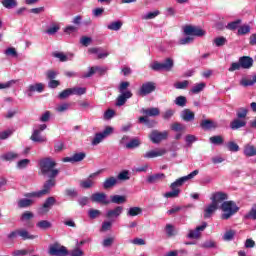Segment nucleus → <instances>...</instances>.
Returning <instances> with one entry per match:
<instances>
[{
    "label": "nucleus",
    "mask_w": 256,
    "mask_h": 256,
    "mask_svg": "<svg viewBox=\"0 0 256 256\" xmlns=\"http://www.w3.org/2000/svg\"><path fill=\"white\" fill-rule=\"evenodd\" d=\"M210 200L212 203L204 208V219H209L217 209H221V211L225 212V193L214 192Z\"/></svg>",
    "instance_id": "obj_1"
},
{
    "label": "nucleus",
    "mask_w": 256,
    "mask_h": 256,
    "mask_svg": "<svg viewBox=\"0 0 256 256\" xmlns=\"http://www.w3.org/2000/svg\"><path fill=\"white\" fill-rule=\"evenodd\" d=\"M55 167H57V162L51 157L39 160L40 175L48 177V179H55L59 175V169Z\"/></svg>",
    "instance_id": "obj_2"
},
{
    "label": "nucleus",
    "mask_w": 256,
    "mask_h": 256,
    "mask_svg": "<svg viewBox=\"0 0 256 256\" xmlns=\"http://www.w3.org/2000/svg\"><path fill=\"white\" fill-rule=\"evenodd\" d=\"M197 175H199V170H194L187 176L177 179L170 185V189L172 191L166 192L164 194V197L166 199H175V198L179 197V194L181 193V189H179V187H183V185L185 183H187V181H189V179H193L194 177H197Z\"/></svg>",
    "instance_id": "obj_3"
},
{
    "label": "nucleus",
    "mask_w": 256,
    "mask_h": 256,
    "mask_svg": "<svg viewBox=\"0 0 256 256\" xmlns=\"http://www.w3.org/2000/svg\"><path fill=\"white\" fill-rule=\"evenodd\" d=\"M131 84L129 82H121L119 87H118V91L120 93V95H118L117 99H116V107H123V105H125L127 103L128 99H131V97H133V92H131L130 90H127V88L130 86Z\"/></svg>",
    "instance_id": "obj_4"
},
{
    "label": "nucleus",
    "mask_w": 256,
    "mask_h": 256,
    "mask_svg": "<svg viewBox=\"0 0 256 256\" xmlns=\"http://www.w3.org/2000/svg\"><path fill=\"white\" fill-rule=\"evenodd\" d=\"M56 180L55 178H49V180H47L44 185H43V189L39 190L37 192H31V193H27L24 195V197H27L28 199H41V197H45V195H49V193H51V188L55 187L56 185Z\"/></svg>",
    "instance_id": "obj_5"
},
{
    "label": "nucleus",
    "mask_w": 256,
    "mask_h": 256,
    "mask_svg": "<svg viewBox=\"0 0 256 256\" xmlns=\"http://www.w3.org/2000/svg\"><path fill=\"white\" fill-rule=\"evenodd\" d=\"M8 241H15L17 237H21L23 241L37 239V235L30 234L25 228L16 229L7 234Z\"/></svg>",
    "instance_id": "obj_6"
},
{
    "label": "nucleus",
    "mask_w": 256,
    "mask_h": 256,
    "mask_svg": "<svg viewBox=\"0 0 256 256\" xmlns=\"http://www.w3.org/2000/svg\"><path fill=\"white\" fill-rule=\"evenodd\" d=\"M114 131V128L111 126H106V128L99 133H96L94 138L92 139V145H99V143H103V141L105 139H107V137H109V135H112Z\"/></svg>",
    "instance_id": "obj_7"
},
{
    "label": "nucleus",
    "mask_w": 256,
    "mask_h": 256,
    "mask_svg": "<svg viewBox=\"0 0 256 256\" xmlns=\"http://www.w3.org/2000/svg\"><path fill=\"white\" fill-rule=\"evenodd\" d=\"M239 206L235 201L226 200L225 201V219H231L234 215L239 213Z\"/></svg>",
    "instance_id": "obj_8"
},
{
    "label": "nucleus",
    "mask_w": 256,
    "mask_h": 256,
    "mask_svg": "<svg viewBox=\"0 0 256 256\" xmlns=\"http://www.w3.org/2000/svg\"><path fill=\"white\" fill-rule=\"evenodd\" d=\"M48 253L52 256H66L69 252L65 246H61L59 243H55L50 245Z\"/></svg>",
    "instance_id": "obj_9"
},
{
    "label": "nucleus",
    "mask_w": 256,
    "mask_h": 256,
    "mask_svg": "<svg viewBox=\"0 0 256 256\" xmlns=\"http://www.w3.org/2000/svg\"><path fill=\"white\" fill-rule=\"evenodd\" d=\"M155 89H157L155 82H145L139 88L138 95L146 97V95H151Z\"/></svg>",
    "instance_id": "obj_10"
},
{
    "label": "nucleus",
    "mask_w": 256,
    "mask_h": 256,
    "mask_svg": "<svg viewBox=\"0 0 256 256\" xmlns=\"http://www.w3.org/2000/svg\"><path fill=\"white\" fill-rule=\"evenodd\" d=\"M167 137H169V133L167 131L159 132V130H153L149 135L152 143H161V141H165Z\"/></svg>",
    "instance_id": "obj_11"
},
{
    "label": "nucleus",
    "mask_w": 256,
    "mask_h": 256,
    "mask_svg": "<svg viewBox=\"0 0 256 256\" xmlns=\"http://www.w3.org/2000/svg\"><path fill=\"white\" fill-rule=\"evenodd\" d=\"M55 203H57V200L55 199V197H48L45 200L42 207L38 209L39 215H45V213H49V211H51V208L53 207V205H55Z\"/></svg>",
    "instance_id": "obj_12"
},
{
    "label": "nucleus",
    "mask_w": 256,
    "mask_h": 256,
    "mask_svg": "<svg viewBox=\"0 0 256 256\" xmlns=\"http://www.w3.org/2000/svg\"><path fill=\"white\" fill-rule=\"evenodd\" d=\"M167 149L165 148H156L154 150H149L143 154L144 159H155L156 157H163L166 155Z\"/></svg>",
    "instance_id": "obj_13"
},
{
    "label": "nucleus",
    "mask_w": 256,
    "mask_h": 256,
    "mask_svg": "<svg viewBox=\"0 0 256 256\" xmlns=\"http://www.w3.org/2000/svg\"><path fill=\"white\" fill-rule=\"evenodd\" d=\"M45 90V84L43 83H36V84H30L25 93L27 95V97H33V93H43V91Z\"/></svg>",
    "instance_id": "obj_14"
},
{
    "label": "nucleus",
    "mask_w": 256,
    "mask_h": 256,
    "mask_svg": "<svg viewBox=\"0 0 256 256\" xmlns=\"http://www.w3.org/2000/svg\"><path fill=\"white\" fill-rule=\"evenodd\" d=\"M95 73H98V75H105L107 73L106 67L101 66H93L89 68V71L83 74V79H89V77H93Z\"/></svg>",
    "instance_id": "obj_15"
},
{
    "label": "nucleus",
    "mask_w": 256,
    "mask_h": 256,
    "mask_svg": "<svg viewBox=\"0 0 256 256\" xmlns=\"http://www.w3.org/2000/svg\"><path fill=\"white\" fill-rule=\"evenodd\" d=\"M184 33L189 36L203 37L205 35V30L195 26H185Z\"/></svg>",
    "instance_id": "obj_16"
},
{
    "label": "nucleus",
    "mask_w": 256,
    "mask_h": 256,
    "mask_svg": "<svg viewBox=\"0 0 256 256\" xmlns=\"http://www.w3.org/2000/svg\"><path fill=\"white\" fill-rule=\"evenodd\" d=\"M207 229V222H203L202 225L197 226L194 230H189L187 235L188 239H199L201 237V233Z\"/></svg>",
    "instance_id": "obj_17"
},
{
    "label": "nucleus",
    "mask_w": 256,
    "mask_h": 256,
    "mask_svg": "<svg viewBox=\"0 0 256 256\" xmlns=\"http://www.w3.org/2000/svg\"><path fill=\"white\" fill-rule=\"evenodd\" d=\"M91 201H93V203H101L102 205H109V203H111V200L107 199V194L103 192L92 194Z\"/></svg>",
    "instance_id": "obj_18"
},
{
    "label": "nucleus",
    "mask_w": 256,
    "mask_h": 256,
    "mask_svg": "<svg viewBox=\"0 0 256 256\" xmlns=\"http://www.w3.org/2000/svg\"><path fill=\"white\" fill-rule=\"evenodd\" d=\"M123 215V206H116L106 212L107 219H119Z\"/></svg>",
    "instance_id": "obj_19"
},
{
    "label": "nucleus",
    "mask_w": 256,
    "mask_h": 256,
    "mask_svg": "<svg viewBox=\"0 0 256 256\" xmlns=\"http://www.w3.org/2000/svg\"><path fill=\"white\" fill-rule=\"evenodd\" d=\"M97 175H99V172L91 174L86 180H82L80 182V187H82V189H91V187L95 185V181H93V178L97 177Z\"/></svg>",
    "instance_id": "obj_20"
},
{
    "label": "nucleus",
    "mask_w": 256,
    "mask_h": 256,
    "mask_svg": "<svg viewBox=\"0 0 256 256\" xmlns=\"http://www.w3.org/2000/svg\"><path fill=\"white\" fill-rule=\"evenodd\" d=\"M243 155L245 157H256V147L255 145L248 143L244 145Z\"/></svg>",
    "instance_id": "obj_21"
},
{
    "label": "nucleus",
    "mask_w": 256,
    "mask_h": 256,
    "mask_svg": "<svg viewBox=\"0 0 256 256\" xmlns=\"http://www.w3.org/2000/svg\"><path fill=\"white\" fill-rule=\"evenodd\" d=\"M141 113L146 115V117H158L161 114V110L159 108H142Z\"/></svg>",
    "instance_id": "obj_22"
},
{
    "label": "nucleus",
    "mask_w": 256,
    "mask_h": 256,
    "mask_svg": "<svg viewBox=\"0 0 256 256\" xmlns=\"http://www.w3.org/2000/svg\"><path fill=\"white\" fill-rule=\"evenodd\" d=\"M30 139L34 143H47V137L42 136L39 130H34Z\"/></svg>",
    "instance_id": "obj_23"
},
{
    "label": "nucleus",
    "mask_w": 256,
    "mask_h": 256,
    "mask_svg": "<svg viewBox=\"0 0 256 256\" xmlns=\"http://www.w3.org/2000/svg\"><path fill=\"white\" fill-rule=\"evenodd\" d=\"M239 63L242 69H251L253 67V58L249 56L240 57Z\"/></svg>",
    "instance_id": "obj_24"
},
{
    "label": "nucleus",
    "mask_w": 256,
    "mask_h": 256,
    "mask_svg": "<svg viewBox=\"0 0 256 256\" xmlns=\"http://www.w3.org/2000/svg\"><path fill=\"white\" fill-rule=\"evenodd\" d=\"M246 125H247V121L245 119L237 118V119H234L230 123V128L233 131H237V129H241L242 127H245Z\"/></svg>",
    "instance_id": "obj_25"
},
{
    "label": "nucleus",
    "mask_w": 256,
    "mask_h": 256,
    "mask_svg": "<svg viewBox=\"0 0 256 256\" xmlns=\"http://www.w3.org/2000/svg\"><path fill=\"white\" fill-rule=\"evenodd\" d=\"M1 161H15V159H19V153L14 151H9L0 156Z\"/></svg>",
    "instance_id": "obj_26"
},
{
    "label": "nucleus",
    "mask_w": 256,
    "mask_h": 256,
    "mask_svg": "<svg viewBox=\"0 0 256 256\" xmlns=\"http://www.w3.org/2000/svg\"><path fill=\"white\" fill-rule=\"evenodd\" d=\"M255 83H256V75L243 77L240 80V85H242V87H251L255 85Z\"/></svg>",
    "instance_id": "obj_27"
},
{
    "label": "nucleus",
    "mask_w": 256,
    "mask_h": 256,
    "mask_svg": "<svg viewBox=\"0 0 256 256\" xmlns=\"http://www.w3.org/2000/svg\"><path fill=\"white\" fill-rule=\"evenodd\" d=\"M143 214V208L141 207H130L126 210V215L127 217H137L138 215H142Z\"/></svg>",
    "instance_id": "obj_28"
},
{
    "label": "nucleus",
    "mask_w": 256,
    "mask_h": 256,
    "mask_svg": "<svg viewBox=\"0 0 256 256\" xmlns=\"http://www.w3.org/2000/svg\"><path fill=\"white\" fill-rule=\"evenodd\" d=\"M181 119H183V121L189 122V121H194L195 120V113L189 109H184L181 112L180 115Z\"/></svg>",
    "instance_id": "obj_29"
},
{
    "label": "nucleus",
    "mask_w": 256,
    "mask_h": 256,
    "mask_svg": "<svg viewBox=\"0 0 256 256\" xmlns=\"http://www.w3.org/2000/svg\"><path fill=\"white\" fill-rule=\"evenodd\" d=\"M33 203H34L33 199L22 198L18 200L17 205L19 209H27L28 207H31Z\"/></svg>",
    "instance_id": "obj_30"
},
{
    "label": "nucleus",
    "mask_w": 256,
    "mask_h": 256,
    "mask_svg": "<svg viewBox=\"0 0 256 256\" xmlns=\"http://www.w3.org/2000/svg\"><path fill=\"white\" fill-rule=\"evenodd\" d=\"M200 127H202L204 131H211V129H215V127H217V124L213 122V120H202Z\"/></svg>",
    "instance_id": "obj_31"
},
{
    "label": "nucleus",
    "mask_w": 256,
    "mask_h": 256,
    "mask_svg": "<svg viewBox=\"0 0 256 256\" xmlns=\"http://www.w3.org/2000/svg\"><path fill=\"white\" fill-rule=\"evenodd\" d=\"M36 227L42 231H47V229H51V227H53V224H51L49 220H41L36 223Z\"/></svg>",
    "instance_id": "obj_32"
},
{
    "label": "nucleus",
    "mask_w": 256,
    "mask_h": 256,
    "mask_svg": "<svg viewBox=\"0 0 256 256\" xmlns=\"http://www.w3.org/2000/svg\"><path fill=\"white\" fill-rule=\"evenodd\" d=\"M165 179V174L163 173H158V174H153V175H150L148 178H147V182L148 183H158V181H161Z\"/></svg>",
    "instance_id": "obj_33"
},
{
    "label": "nucleus",
    "mask_w": 256,
    "mask_h": 256,
    "mask_svg": "<svg viewBox=\"0 0 256 256\" xmlns=\"http://www.w3.org/2000/svg\"><path fill=\"white\" fill-rule=\"evenodd\" d=\"M117 185V178L109 177L103 182V189H111V187H115Z\"/></svg>",
    "instance_id": "obj_34"
},
{
    "label": "nucleus",
    "mask_w": 256,
    "mask_h": 256,
    "mask_svg": "<svg viewBox=\"0 0 256 256\" xmlns=\"http://www.w3.org/2000/svg\"><path fill=\"white\" fill-rule=\"evenodd\" d=\"M175 65V62L173 61L172 58H167L164 62H162V67L164 71H172L173 67Z\"/></svg>",
    "instance_id": "obj_35"
},
{
    "label": "nucleus",
    "mask_w": 256,
    "mask_h": 256,
    "mask_svg": "<svg viewBox=\"0 0 256 256\" xmlns=\"http://www.w3.org/2000/svg\"><path fill=\"white\" fill-rule=\"evenodd\" d=\"M205 87H207V84H205L204 82L198 83L192 87L191 93H193L194 95H197L201 93V91H203Z\"/></svg>",
    "instance_id": "obj_36"
},
{
    "label": "nucleus",
    "mask_w": 256,
    "mask_h": 256,
    "mask_svg": "<svg viewBox=\"0 0 256 256\" xmlns=\"http://www.w3.org/2000/svg\"><path fill=\"white\" fill-rule=\"evenodd\" d=\"M30 164H31V160L22 159L16 163V168L20 170L27 169V167H29Z\"/></svg>",
    "instance_id": "obj_37"
},
{
    "label": "nucleus",
    "mask_w": 256,
    "mask_h": 256,
    "mask_svg": "<svg viewBox=\"0 0 256 256\" xmlns=\"http://www.w3.org/2000/svg\"><path fill=\"white\" fill-rule=\"evenodd\" d=\"M69 107H71V104L69 103L58 104L55 107V111L56 113H65V111H69Z\"/></svg>",
    "instance_id": "obj_38"
},
{
    "label": "nucleus",
    "mask_w": 256,
    "mask_h": 256,
    "mask_svg": "<svg viewBox=\"0 0 256 256\" xmlns=\"http://www.w3.org/2000/svg\"><path fill=\"white\" fill-rule=\"evenodd\" d=\"M121 27H123V22L115 21V22L110 23L107 26V29H109L110 31H119V29H121Z\"/></svg>",
    "instance_id": "obj_39"
},
{
    "label": "nucleus",
    "mask_w": 256,
    "mask_h": 256,
    "mask_svg": "<svg viewBox=\"0 0 256 256\" xmlns=\"http://www.w3.org/2000/svg\"><path fill=\"white\" fill-rule=\"evenodd\" d=\"M197 141H198L197 136H195L193 134H188L185 136V143L188 147H192L193 143H195Z\"/></svg>",
    "instance_id": "obj_40"
},
{
    "label": "nucleus",
    "mask_w": 256,
    "mask_h": 256,
    "mask_svg": "<svg viewBox=\"0 0 256 256\" xmlns=\"http://www.w3.org/2000/svg\"><path fill=\"white\" fill-rule=\"evenodd\" d=\"M52 57L59 59V61H61V63H65L66 61H69V58L63 52H57V51L53 52Z\"/></svg>",
    "instance_id": "obj_41"
},
{
    "label": "nucleus",
    "mask_w": 256,
    "mask_h": 256,
    "mask_svg": "<svg viewBox=\"0 0 256 256\" xmlns=\"http://www.w3.org/2000/svg\"><path fill=\"white\" fill-rule=\"evenodd\" d=\"M139 145H141V141H139L137 138H134L126 144V149H137Z\"/></svg>",
    "instance_id": "obj_42"
},
{
    "label": "nucleus",
    "mask_w": 256,
    "mask_h": 256,
    "mask_svg": "<svg viewBox=\"0 0 256 256\" xmlns=\"http://www.w3.org/2000/svg\"><path fill=\"white\" fill-rule=\"evenodd\" d=\"M2 5L6 9H14L17 7V0H2Z\"/></svg>",
    "instance_id": "obj_43"
},
{
    "label": "nucleus",
    "mask_w": 256,
    "mask_h": 256,
    "mask_svg": "<svg viewBox=\"0 0 256 256\" xmlns=\"http://www.w3.org/2000/svg\"><path fill=\"white\" fill-rule=\"evenodd\" d=\"M125 201H127V198L125 196H121V195L111 196V202L116 203L117 205H120L121 203H125Z\"/></svg>",
    "instance_id": "obj_44"
},
{
    "label": "nucleus",
    "mask_w": 256,
    "mask_h": 256,
    "mask_svg": "<svg viewBox=\"0 0 256 256\" xmlns=\"http://www.w3.org/2000/svg\"><path fill=\"white\" fill-rule=\"evenodd\" d=\"M248 113H249V109L241 107L236 111V116L238 119H245Z\"/></svg>",
    "instance_id": "obj_45"
},
{
    "label": "nucleus",
    "mask_w": 256,
    "mask_h": 256,
    "mask_svg": "<svg viewBox=\"0 0 256 256\" xmlns=\"http://www.w3.org/2000/svg\"><path fill=\"white\" fill-rule=\"evenodd\" d=\"M174 103L178 107H185V105H187V98L185 96H178L174 100Z\"/></svg>",
    "instance_id": "obj_46"
},
{
    "label": "nucleus",
    "mask_w": 256,
    "mask_h": 256,
    "mask_svg": "<svg viewBox=\"0 0 256 256\" xmlns=\"http://www.w3.org/2000/svg\"><path fill=\"white\" fill-rule=\"evenodd\" d=\"M161 12L159 10H155L153 12H148L145 15L142 16V19L149 20V19H155V17L159 16Z\"/></svg>",
    "instance_id": "obj_47"
},
{
    "label": "nucleus",
    "mask_w": 256,
    "mask_h": 256,
    "mask_svg": "<svg viewBox=\"0 0 256 256\" xmlns=\"http://www.w3.org/2000/svg\"><path fill=\"white\" fill-rule=\"evenodd\" d=\"M251 33V26L249 25H242L238 28V35H248Z\"/></svg>",
    "instance_id": "obj_48"
},
{
    "label": "nucleus",
    "mask_w": 256,
    "mask_h": 256,
    "mask_svg": "<svg viewBox=\"0 0 256 256\" xmlns=\"http://www.w3.org/2000/svg\"><path fill=\"white\" fill-rule=\"evenodd\" d=\"M33 217H35V215L33 214V212L31 211H25L24 213H22L20 220L21 221H31V219H33Z\"/></svg>",
    "instance_id": "obj_49"
},
{
    "label": "nucleus",
    "mask_w": 256,
    "mask_h": 256,
    "mask_svg": "<svg viewBox=\"0 0 256 256\" xmlns=\"http://www.w3.org/2000/svg\"><path fill=\"white\" fill-rule=\"evenodd\" d=\"M239 25H241V19L228 23L226 27L230 29V31H235V29L239 28Z\"/></svg>",
    "instance_id": "obj_50"
},
{
    "label": "nucleus",
    "mask_w": 256,
    "mask_h": 256,
    "mask_svg": "<svg viewBox=\"0 0 256 256\" xmlns=\"http://www.w3.org/2000/svg\"><path fill=\"white\" fill-rule=\"evenodd\" d=\"M245 219H253L256 221V204H254L251 210L245 215Z\"/></svg>",
    "instance_id": "obj_51"
},
{
    "label": "nucleus",
    "mask_w": 256,
    "mask_h": 256,
    "mask_svg": "<svg viewBox=\"0 0 256 256\" xmlns=\"http://www.w3.org/2000/svg\"><path fill=\"white\" fill-rule=\"evenodd\" d=\"M227 149L228 151H231L232 153H237V151H239V146L237 145V143L230 141L227 143Z\"/></svg>",
    "instance_id": "obj_52"
},
{
    "label": "nucleus",
    "mask_w": 256,
    "mask_h": 256,
    "mask_svg": "<svg viewBox=\"0 0 256 256\" xmlns=\"http://www.w3.org/2000/svg\"><path fill=\"white\" fill-rule=\"evenodd\" d=\"M209 141L212 145H223V137L221 136H212Z\"/></svg>",
    "instance_id": "obj_53"
},
{
    "label": "nucleus",
    "mask_w": 256,
    "mask_h": 256,
    "mask_svg": "<svg viewBox=\"0 0 256 256\" xmlns=\"http://www.w3.org/2000/svg\"><path fill=\"white\" fill-rule=\"evenodd\" d=\"M88 216L90 219H97V217H101V210L90 209L88 211Z\"/></svg>",
    "instance_id": "obj_54"
},
{
    "label": "nucleus",
    "mask_w": 256,
    "mask_h": 256,
    "mask_svg": "<svg viewBox=\"0 0 256 256\" xmlns=\"http://www.w3.org/2000/svg\"><path fill=\"white\" fill-rule=\"evenodd\" d=\"M175 115V110L173 109H168L166 110L163 114H162V119H164V121H169V119H171V117H173Z\"/></svg>",
    "instance_id": "obj_55"
},
{
    "label": "nucleus",
    "mask_w": 256,
    "mask_h": 256,
    "mask_svg": "<svg viewBox=\"0 0 256 256\" xmlns=\"http://www.w3.org/2000/svg\"><path fill=\"white\" fill-rule=\"evenodd\" d=\"M165 231H166V235L168 237H174L175 235V226H173L172 224H167L165 227Z\"/></svg>",
    "instance_id": "obj_56"
},
{
    "label": "nucleus",
    "mask_w": 256,
    "mask_h": 256,
    "mask_svg": "<svg viewBox=\"0 0 256 256\" xmlns=\"http://www.w3.org/2000/svg\"><path fill=\"white\" fill-rule=\"evenodd\" d=\"M150 69H152V71H164L162 62L157 61L150 64Z\"/></svg>",
    "instance_id": "obj_57"
},
{
    "label": "nucleus",
    "mask_w": 256,
    "mask_h": 256,
    "mask_svg": "<svg viewBox=\"0 0 256 256\" xmlns=\"http://www.w3.org/2000/svg\"><path fill=\"white\" fill-rule=\"evenodd\" d=\"M70 95H73V88H68L62 91L58 97L59 99H67V97H70Z\"/></svg>",
    "instance_id": "obj_58"
},
{
    "label": "nucleus",
    "mask_w": 256,
    "mask_h": 256,
    "mask_svg": "<svg viewBox=\"0 0 256 256\" xmlns=\"http://www.w3.org/2000/svg\"><path fill=\"white\" fill-rule=\"evenodd\" d=\"M74 163H79L80 161H83L85 159L86 154L84 152L75 153L73 156Z\"/></svg>",
    "instance_id": "obj_59"
},
{
    "label": "nucleus",
    "mask_w": 256,
    "mask_h": 256,
    "mask_svg": "<svg viewBox=\"0 0 256 256\" xmlns=\"http://www.w3.org/2000/svg\"><path fill=\"white\" fill-rule=\"evenodd\" d=\"M174 87L175 89H187V87H189V81L184 80L182 82H176L174 83Z\"/></svg>",
    "instance_id": "obj_60"
},
{
    "label": "nucleus",
    "mask_w": 256,
    "mask_h": 256,
    "mask_svg": "<svg viewBox=\"0 0 256 256\" xmlns=\"http://www.w3.org/2000/svg\"><path fill=\"white\" fill-rule=\"evenodd\" d=\"M6 57H17V50L13 47H9L4 51Z\"/></svg>",
    "instance_id": "obj_61"
},
{
    "label": "nucleus",
    "mask_w": 256,
    "mask_h": 256,
    "mask_svg": "<svg viewBox=\"0 0 256 256\" xmlns=\"http://www.w3.org/2000/svg\"><path fill=\"white\" fill-rule=\"evenodd\" d=\"M195 38H193V36H188V37H185V38H181L179 41H178V45H189V43H193Z\"/></svg>",
    "instance_id": "obj_62"
},
{
    "label": "nucleus",
    "mask_w": 256,
    "mask_h": 256,
    "mask_svg": "<svg viewBox=\"0 0 256 256\" xmlns=\"http://www.w3.org/2000/svg\"><path fill=\"white\" fill-rule=\"evenodd\" d=\"M235 235H237V232H235V230L226 231L225 241H233V239H235Z\"/></svg>",
    "instance_id": "obj_63"
},
{
    "label": "nucleus",
    "mask_w": 256,
    "mask_h": 256,
    "mask_svg": "<svg viewBox=\"0 0 256 256\" xmlns=\"http://www.w3.org/2000/svg\"><path fill=\"white\" fill-rule=\"evenodd\" d=\"M85 252L79 247H75L72 251H70V256H83Z\"/></svg>",
    "instance_id": "obj_64"
}]
</instances>
